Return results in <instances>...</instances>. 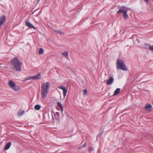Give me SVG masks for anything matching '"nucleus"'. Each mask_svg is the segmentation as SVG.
<instances>
[{
  "instance_id": "1",
  "label": "nucleus",
  "mask_w": 153,
  "mask_h": 153,
  "mask_svg": "<svg viewBox=\"0 0 153 153\" xmlns=\"http://www.w3.org/2000/svg\"><path fill=\"white\" fill-rule=\"evenodd\" d=\"M49 84L48 82L44 83L41 86V94L42 98H45L47 95L49 91Z\"/></svg>"
},
{
  "instance_id": "2",
  "label": "nucleus",
  "mask_w": 153,
  "mask_h": 153,
  "mask_svg": "<svg viewBox=\"0 0 153 153\" xmlns=\"http://www.w3.org/2000/svg\"><path fill=\"white\" fill-rule=\"evenodd\" d=\"M10 62L11 64L14 67L17 71H21L22 63L18 58H14L10 60Z\"/></svg>"
},
{
  "instance_id": "3",
  "label": "nucleus",
  "mask_w": 153,
  "mask_h": 153,
  "mask_svg": "<svg viewBox=\"0 0 153 153\" xmlns=\"http://www.w3.org/2000/svg\"><path fill=\"white\" fill-rule=\"evenodd\" d=\"M8 85L10 88L15 92H19L21 90L20 87L12 80H9Z\"/></svg>"
},
{
  "instance_id": "4",
  "label": "nucleus",
  "mask_w": 153,
  "mask_h": 153,
  "mask_svg": "<svg viewBox=\"0 0 153 153\" xmlns=\"http://www.w3.org/2000/svg\"><path fill=\"white\" fill-rule=\"evenodd\" d=\"M116 65L117 69L123 71H126L127 69L124 62L122 60L118 59L116 62Z\"/></svg>"
},
{
  "instance_id": "5",
  "label": "nucleus",
  "mask_w": 153,
  "mask_h": 153,
  "mask_svg": "<svg viewBox=\"0 0 153 153\" xmlns=\"http://www.w3.org/2000/svg\"><path fill=\"white\" fill-rule=\"evenodd\" d=\"M118 8L119 10L117 12L118 13H123L125 11H128L129 9L128 8L124 6H118Z\"/></svg>"
},
{
  "instance_id": "6",
  "label": "nucleus",
  "mask_w": 153,
  "mask_h": 153,
  "mask_svg": "<svg viewBox=\"0 0 153 153\" xmlns=\"http://www.w3.org/2000/svg\"><path fill=\"white\" fill-rule=\"evenodd\" d=\"M58 88L62 90L63 91V97L64 98H65L66 96L67 93V89H66L65 87H64L63 86H59Z\"/></svg>"
},
{
  "instance_id": "7",
  "label": "nucleus",
  "mask_w": 153,
  "mask_h": 153,
  "mask_svg": "<svg viewBox=\"0 0 153 153\" xmlns=\"http://www.w3.org/2000/svg\"><path fill=\"white\" fill-rule=\"evenodd\" d=\"M6 21V17L5 16H2L0 18V27Z\"/></svg>"
},
{
  "instance_id": "8",
  "label": "nucleus",
  "mask_w": 153,
  "mask_h": 153,
  "mask_svg": "<svg viewBox=\"0 0 153 153\" xmlns=\"http://www.w3.org/2000/svg\"><path fill=\"white\" fill-rule=\"evenodd\" d=\"M114 79L112 77H110L106 81V83L107 85H111L113 82Z\"/></svg>"
},
{
  "instance_id": "9",
  "label": "nucleus",
  "mask_w": 153,
  "mask_h": 153,
  "mask_svg": "<svg viewBox=\"0 0 153 153\" xmlns=\"http://www.w3.org/2000/svg\"><path fill=\"white\" fill-rule=\"evenodd\" d=\"M25 25L30 28H33L36 29L35 27L29 22H26Z\"/></svg>"
},
{
  "instance_id": "10",
  "label": "nucleus",
  "mask_w": 153,
  "mask_h": 153,
  "mask_svg": "<svg viewBox=\"0 0 153 153\" xmlns=\"http://www.w3.org/2000/svg\"><path fill=\"white\" fill-rule=\"evenodd\" d=\"M152 106L151 104H147L145 107V109L146 111H150L151 110Z\"/></svg>"
},
{
  "instance_id": "11",
  "label": "nucleus",
  "mask_w": 153,
  "mask_h": 153,
  "mask_svg": "<svg viewBox=\"0 0 153 153\" xmlns=\"http://www.w3.org/2000/svg\"><path fill=\"white\" fill-rule=\"evenodd\" d=\"M62 55L66 59H69L68 57V53L67 51H65L62 53Z\"/></svg>"
},
{
  "instance_id": "12",
  "label": "nucleus",
  "mask_w": 153,
  "mask_h": 153,
  "mask_svg": "<svg viewBox=\"0 0 153 153\" xmlns=\"http://www.w3.org/2000/svg\"><path fill=\"white\" fill-rule=\"evenodd\" d=\"M11 144V142H10L8 143L4 147V149L5 150L8 149L10 147Z\"/></svg>"
},
{
  "instance_id": "13",
  "label": "nucleus",
  "mask_w": 153,
  "mask_h": 153,
  "mask_svg": "<svg viewBox=\"0 0 153 153\" xmlns=\"http://www.w3.org/2000/svg\"><path fill=\"white\" fill-rule=\"evenodd\" d=\"M33 79H41V74H39L33 76H32Z\"/></svg>"
},
{
  "instance_id": "14",
  "label": "nucleus",
  "mask_w": 153,
  "mask_h": 153,
  "mask_svg": "<svg viewBox=\"0 0 153 153\" xmlns=\"http://www.w3.org/2000/svg\"><path fill=\"white\" fill-rule=\"evenodd\" d=\"M51 115L52 116V120L53 121L54 119H57V118L55 114L53 112H51Z\"/></svg>"
},
{
  "instance_id": "15",
  "label": "nucleus",
  "mask_w": 153,
  "mask_h": 153,
  "mask_svg": "<svg viewBox=\"0 0 153 153\" xmlns=\"http://www.w3.org/2000/svg\"><path fill=\"white\" fill-rule=\"evenodd\" d=\"M25 112V111L24 110H19L18 113V114L19 116H22L23 114Z\"/></svg>"
},
{
  "instance_id": "16",
  "label": "nucleus",
  "mask_w": 153,
  "mask_h": 153,
  "mask_svg": "<svg viewBox=\"0 0 153 153\" xmlns=\"http://www.w3.org/2000/svg\"><path fill=\"white\" fill-rule=\"evenodd\" d=\"M120 88H117L116 90L115 91L114 95H117L118 94H119L120 93Z\"/></svg>"
},
{
  "instance_id": "17",
  "label": "nucleus",
  "mask_w": 153,
  "mask_h": 153,
  "mask_svg": "<svg viewBox=\"0 0 153 153\" xmlns=\"http://www.w3.org/2000/svg\"><path fill=\"white\" fill-rule=\"evenodd\" d=\"M127 11H125L123 13V16L125 19H127L128 18V16L127 14Z\"/></svg>"
},
{
  "instance_id": "18",
  "label": "nucleus",
  "mask_w": 153,
  "mask_h": 153,
  "mask_svg": "<svg viewBox=\"0 0 153 153\" xmlns=\"http://www.w3.org/2000/svg\"><path fill=\"white\" fill-rule=\"evenodd\" d=\"M33 79L32 76L26 77L24 80H22L23 82H25L29 79Z\"/></svg>"
},
{
  "instance_id": "19",
  "label": "nucleus",
  "mask_w": 153,
  "mask_h": 153,
  "mask_svg": "<svg viewBox=\"0 0 153 153\" xmlns=\"http://www.w3.org/2000/svg\"><path fill=\"white\" fill-rule=\"evenodd\" d=\"M41 108V106L39 105H36L34 106V108L37 110H39Z\"/></svg>"
},
{
  "instance_id": "20",
  "label": "nucleus",
  "mask_w": 153,
  "mask_h": 153,
  "mask_svg": "<svg viewBox=\"0 0 153 153\" xmlns=\"http://www.w3.org/2000/svg\"><path fill=\"white\" fill-rule=\"evenodd\" d=\"M44 53V50L41 48H40L39 49V54H41Z\"/></svg>"
},
{
  "instance_id": "21",
  "label": "nucleus",
  "mask_w": 153,
  "mask_h": 153,
  "mask_svg": "<svg viewBox=\"0 0 153 153\" xmlns=\"http://www.w3.org/2000/svg\"><path fill=\"white\" fill-rule=\"evenodd\" d=\"M55 32L59 34H62L64 33V32H62L60 30H56Z\"/></svg>"
},
{
  "instance_id": "22",
  "label": "nucleus",
  "mask_w": 153,
  "mask_h": 153,
  "mask_svg": "<svg viewBox=\"0 0 153 153\" xmlns=\"http://www.w3.org/2000/svg\"><path fill=\"white\" fill-rule=\"evenodd\" d=\"M57 105L59 106L60 108H62V107H63L62 105L60 102H57Z\"/></svg>"
},
{
  "instance_id": "23",
  "label": "nucleus",
  "mask_w": 153,
  "mask_h": 153,
  "mask_svg": "<svg viewBox=\"0 0 153 153\" xmlns=\"http://www.w3.org/2000/svg\"><path fill=\"white\" fill-rule=\"evenodd\" d=\"M93 150V148L91 147L89 148L88 149V151L89 152H91Z\"/></svg>"
},
{
  "instance_id": "24",
  "label": "nucleus",
  "mask_w": 153,
  "mask_h": 153,
  "mask_svg": "<svg viewBox=\"0 0 153 153\" xmlns=\"http://www.w3.org/2000/svg\"><path fill=\"white\" fill-rule=\"evenodd\" d=\"M83 94L84 95H86L87 94V91L86 89H85L83 91Z\"/></svg>"
},
{
  "instance_id": "25",
  "label": "nucleus",
  "mask_w": 153,
  "mask_h": 153,
  "mask_svg": "<svg viewBox=\"0 0 153 153\" xmlns=\"http://www.w3.org/2000/svg\"><path fill=\"white\" fill-rule=\"evenodd\" d=\"M149 49L150 50L153 51V45L150 46L149 47Z\"/></svg>"
},
{
  "instance_id": "26",
  "label": "nucleus",
  "mask_w": 153,
  "mask_h": 153,
  "mask_svg": "<svg viewBox=\"0 0 153 153\" xmlns=\"http://www.w3.org/2000/svg\"><path fill=\"white\" fill-rule=\"evenodd\" d=\"M40 0H37V3H39Z\"/></svg>"
},
{
  "instance_id": "27",
  "label": "nucleus",
  "mask_w": 153,
  "mask_h": 153,
  "mask_svg": "<svg viewBox=\"0 0 153 153\" xmlns=\"http://www.w3.org/2000/svg\"><path fill=\"white\" fill-rule=\"evenodd\" d=\"M61 110V111H62V110H63V107H62V108H60Z\"/></svg>"
},
{
  "instance_id": "28",
  "label": "nucleus",
  "mask_w": 153,
  "mask_h": 153,
  "mask_svg": "<svg viewBox=\"0 0 153 153\" xmlns=\"http://www.w3.org/2000/svg\"><path fill=\"white\" fill-rule=\"evenodd\" d=\"M145 1H148L149 0H144Z\"/></svg>"
},
{
  "instance_id": "29",
  "label": "nucleus",
  "mask_w": 153,
  "mask_h": 153,
  "mask_svg": "<svg viewBox=\"0 0 153 153\" xmlns=\"http://www.w3.org/2000/svg\"><path fill=\"white\" fill-rule=\"evenodd\" d=\"M4 68H7V67H4Z\"/></svg>"
}]
</instances>
